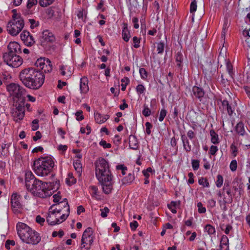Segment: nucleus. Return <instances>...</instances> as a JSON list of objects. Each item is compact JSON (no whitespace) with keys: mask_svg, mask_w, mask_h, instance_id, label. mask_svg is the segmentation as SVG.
<instances>
[{"mask_svg":"<svg viewBox=\"0 0 250 250\" xmlns=\"http://www.w3.org/2000/svg\"><path fill=\"white\" fill-rule=\"evenodd\" d=\"M100 211L101 212V216L103 218H105L107 217V213L109 212V209L108 208L104 207V208L101 209Z\"/></svg>","mask_w":250,"mask_h":250,"instance_id":"8fccbe9b","label":"nucleus"},{"mask_svg":"<svg viewBox=\"0 0 250 250\" xmlns=\"http://www.w3.org/2000/svg\"><path fill=\"white\" fill-rule=\"evenodd\" d=\"M192 92L193 95L199 99L202 98L205 94L203 89L195 86L192 88Z\"/></svg>","mask_w":250,"mask_h":250,"instance_id":"5701e85b","label":"nucleus"},{"mask_svg":"<svg viewBox=\"0 0 250 250\" xmlns=\"http://www.w3.org/2000/svg\"><path fill=\"white\" fill-rule=\"evenodd\" d=\"M14 245L15 242L14 241L7 240L5 242V247L7 249L9 250L10 249V246H14Z\"/></svg>","mask_w":250,"mask_h":250,"instance_id":"774afa93","label":"nucleus"},{"mask_svg":"<svg viewBox=\"0 0 250 250\" xmlns=\"http://www.w3.org/2000/svg\"><path fill=\"white\" fill-rule=\"evenodd\" d=\"M99 144L104 148H109L111 147V145L109 143H107L104 140L101 141Z\"/></svg>","mask_w":250,"mask_h":250,"instance_id":"680f3d73","label":"nucleus"},{"mask_svg":"<svg viewBox=\"0 0 250 250\" xmlns=\"http://www.w3.org/2000/svg\"><path fill=\"white\" fill-rule=\"evenodd\" d=\"M24 26L23 19L17 14H13L12 20L7 24V30L12 36L17 35Z\"/></svg>","mask_w":250,"mask_h":250,"instance_id":"39448f33","label":"nucleus"},{"mask_svg":"<svg viewBox=\"0 0 250 250\" xmlns=\"http://www.w3.org/2000/svg\"><path fill=\"white\" fill-rule=\"evenodd\" d=\"M54 0H39V4L42 7H46L53 3Z\"/></svg>","mask_w":250,"mask_h":250,"instance_id":"58836bf2","label":"nucleus"},{"mask_svg":"<svg viewBox=\"0 0 250 250\" xmlns=\"http://www.w3.org/2000/svg\"><path fill=\"white\" fill-rule=\"evenodd\" d=\"M133 47L138 48L140 46V39L135 36L133 38Z\"/></svg>","mask_w":250,"mask_h":250,"instance_id":"49530a36","label":"nucleus"},{"mask_svg":"<svg viewBox=\"0 0 250 250\" xmlns=\"http://www.w3.org/2000/svg\"><path fill=\"white\" fill-rule=\"evenodd\" d=\"M55 206L53 205L49 210L48 214L46 217V221L48 224L50 225H55L59 224L62 222V220L60 221V216L62 213V210L61 208H56L55 209H52V208Z\"/></svg>","mask_w":250,"mask_h":250,"instance_id":"6e6552de","label":"nucleus"},{"mask_svg":"<svg viewBox=\"0 0 250 250\" xmlns=\"http://www.w3.org/2000/svg\"><path fill=\"white\" fill-rule=\"evenodd\" d=\"M122 34L123 40L125 42H127L130 38V34L127 28V24L126 23H124V27Z\"/></svg>","mask_w":250,"mask_h":250,"instance_id":"4be33fe9","label":"nucleus"},{"mask_svg":"<svg viewBox=\"0 0 250 250\" xmlns=\"http://www.w3.org/2000/svg\"><path fill=\"white\" fill-rule=\"evenodd\" d=\"M39 127V120L38 119H35L32 122V129L33 131L37 130Z\"/></svg>","mask_w":250,"mask_h":250,"instance_id":"4d7b16f0","label":"nucleus"},{"mask_svg":"<svg viewBox=\"0 0 250 250\" xmlns=\"http://www.w3.org/2000/svg\"><path fill=\"white\" fill-rule=\"evenodd\" d=\"M92 229L90 227L87 228L83 232L82 239L84 240L85 238H94L92 236L93 234Z\"/></svg>","mask_w":250,"mask_h":250,"instance_id":"c756f323","label":"nucleus"},{"mask_svg":"<svg viewBox=\"0 0 250 250\" xmlns=\"http://www.w3.org/2000/svg\"><path fill=\"white\" fill-rule=\"evenodd\" d=\"M167 110L165 109H162L161 111H160V115H159V120L160 122H162L165 117L166 116V115H167Z\"/></svg>","mask_w":250,"mask_h":250,"instance_id":"3c124183","label":"nucleus"},{"mask_svg":"<svg viewBox=\"0 0 250 250\" xmlns=\"http://www.w3.org/2000/svg\"><path fill=\"white\" fill-rule=\"evenodd\" d=\"M227 30V22L225 21L223 26L222 31L221 33V39L225 40Z\"/></svg>","mask_w":250,"mask_h":250,"instance_id":"09e8293b","label":"nucleus"},{"mask_svg":"<svg viewBox=\"0 0 250 250\" xmlns=\"http://www.w3.org/2000/svg\"><path fill=\"white\" fill-rule=\"evenodd\" d=\"M7 89L10 95L18 100H25V89L18 84L12 83L7 86Z\"/></svg>","mask_w":250,"mask_h":250,"instance_id":"423d86ee","label":"nucleus"},{"mask_svg":"<svg viewBox=\"0 0 250 250\" xmlns=\"http://www.w3.org/2000/svg\"><path fill=\"white\" fill-rule=\"evenodd\" d=\"M94 238L82 239L81 249L82 250H89L93 243Z\"/></svg>","mask_w":250,"mask_h":250,"instance_id":"a211bd4d","label":"nucleus"},{"mask_svg":"<svg viewBox=\"0 0 250 250\" xmlns=\"http://www.w3.org/2000/svg\"><path fill=\"white\" fill-rule=\"evenodd\" d=\"M145 90V88L144 86L142 84H139L136 87V91L138 93L140 94H142Z\"/></svg>","mask_w":250,"mask_h":250,"instance_id":"e2e57ef3","label":"nucleus"},{"mask_svg":"<svg viewBox=\"0 0 250 250\" xmlns=\"http://www.w3.org/2000/svg\"><path fill=\"white\" fill-rule=\"evenodd\" d=\"M235 130L239 135H244L245 133V127L244 124L241 122L238 123L235 127Z\"/></svg>","mask_w":250,"mask_h":250,"instance_id":"393cba45","label":"nucleus"},{"mask_svg":"<svg viewBox=\"0 0 250 250\" xmlns=\"http://www.w3.org/2000/svg\"><path fill=\"white\" fill-rule=\"evenodd\" d=\"M59 207L58 208H61L62 210V212H64L60 216V219L64 221L68 216L70 212L69 206L66 198L64 199L62 202L59 203Z\"/></svg>","mask_w":250,"mask_h":250,"instance_id":"9b49d317","label":"nucleus"},{"mask_svg":"<svg viewBox=\"0 0 250 250\" xmlns=\"http://www.w3.org/2000/svg\"><path fill=\"white\" fill-rule=\"evenodd\" d=\"M223 199L229 202H232L233 196L229 183H225L223 188Z\"/></svg>","mask_w":250,"mask_h":250,"instance_id":"2eb2a0df","label":"nucleus"},{"mask_svg":"<svg viewBox=\"0 0 250 250\" xmlns=\"http://www.w3.org/2000/svg\"><path fill=\"white\" fill-rule=\"evenodd\" d=\"M38 3V0H28L27 4V7L30 9L33 6Z\"/></svg>","mask_w":250,"mask_h":250,"instance_id":"13d9d810","label":"nucleus"},{"mask_svg":"<svg viewBox=\"0 0 250 250\" xmlns=\"http://www.w3.org/2000/svg\"><path fill=\"white\" fill-rule=\"evenodd\" d=\"M54 166V161L51 157H41L34 163V170L40 176L47 175L52 170Z\"/></svg>","mask_w":250,"mask_h":250,"instance_id":"20e7f679","label":"nucleus"},{"mask_svg":"<svg viewBox=\"0 0 250 250\" xmlns=\"http://www.w3.org/2000/svg\"><path fill=\"white\" fill-rule=\"evenodd\" d=\"M181 139L182 141L184 149L187 152L190 151V150L191 149V145L189 144V142L187 136L185 135H182L181 136Z\"/></svg>","mask_w":250,"mask_h":250,"instance_id":"b1692460","label":"nucleus"},{"mask_svg":"<svg viewBox=\"0 0 250 250\" xmlns=\"http://www.w3.org/2000/svg\"><path fill=\"white\" fill-rule=\"evenodd\" d=\"M25 100L22 101V100H18L15 103V110L20 111L21 110V111H22L24 113V106H25Z\"/></svg>","mask_w":250,"mask_h":250,"instance_id":"cd10ccee","label":"nucleus"},{"mask_svg":"<svg viewBox=\"0 0 250 250\" xmlns=\"http://www.w3.org/2000/svg\"><path fill=\"white\" fill-rule=\"evenodd\" d=\"M218 147L215 146H211L209 150V154L212 155H214L216 152L218 151Z\"/></svg>","mask_w":250,"mask_h":250,"instance_id":"0e129e2a","label":"nucleus"},{"mask_svg":"<svg viewBox=\"0 0 250 250\" xmlns=\"http://www.w3.org/2000/svg\"><path fill=\"white\" fill-rule=\"evenodd\" d=\"M210 134L211 136V142L214 144H217L219 143L218 135L215 133L214 130L210 131Z\"/></svg>","mask_w":250,"mask_h":250,"instance_id":"7c9ffc66","label":"nucleus"},{"mask_svg":"<svg viewBox=\"0 0 250 250\" xmlns=\"http://www.w3.org/2000/svg\"><path fill=\"white\" fill-rule=\"evenodd\" d=\"M66 182L67 184L69 186L72 185L76 182V179L74 178L73 173H68V177L66 179Z\"/></svg>","mask_w":250,"mask_h":250,"instance_id":"72a5a7b5","label":"nucleus"},{"mask_svg":"<svg viewBox=\"0 0 250 250\" xmlns=\"http://www.w3.org/2000/svg\"><path fill=\"white\" fill-rule=\"evenodd\" d=\"M222 105L224 108L227 109L228 114L229 116L232 115L235 108L232 104H229L227 100H224L222 102Z\"/></svg>","mask_w":250,"mask_h":250,"instance_id":"aec40b11","label":"nucleus"},{"mask_svg":"<svg viewBox=\"0 0 250 250\" xmlns=\"http://www.w3.org/2000/svg\"><path fill=\"white\" fill-rule=\"evenodd\" d=\"M96 176L102 187L104 193L110 194L113 189V176L108 162L104 158L99 159L96 163Z\"/></svg>","mask_w":250,"mask_h":250,"instance_id":"f257e3e1","label":"nucleus"},{"mask_svg":"<svg viewBox=\"0 0 250 250\" xmlns=\"http://www.w3.org/2000/svg\"><path fill=\"white\" fill-rule=\"evenodd\" d=\"M41 41L42 43L45 42L52 43L55 41L54 34L48 30H46L42 32Z\"/></svg>","mask_w":250,"mask_h":250,"instance_id":"4468645a","label":"nucleus"},{"mask_svg":"<svg viewBox=\"0 0 250 250\" xmlns=\"http://www.w3.org/2000/svg\"><path fill=\"white\" fill-rule=\"evenodd\" d=\"M134 179V176L131 173H129L127 176L122 179L123 184L131 183Z\"/></svg>","mask_w":250,"mask_h":250,"instance_id":"473e14b6","label":"nucleus"},{"mask_svg":"<svg viewBox=\"0 0 250 250\" xmlns=\"http://www.w3.org/2000/svg\"><path fill=\"white\" fill-rule=\"evenodd\" d=\"M198 183L200 185L204 187L208 188L209 187V182L206 178L201 177L199 179Z\"/></svg>","mask_w":250,"mask_h":250,"instance_id":"e433bc0d","label":"nucleus"},{"mask_svg":"<svg viewBox=\"0 0 250 250\" xmlns=\"http://www.w3.org/2000/svg\"><path fill=\"white\" fill-rule=\"evenodd\" d=\"M175 57L177 63L176 65L179 68L181 69L182 66V62L183 61V55L181 52H178L176 53Z\"/></svg>","mask_w":250,"mask_h":250,"instance_id":"c85d7f7f","label":"nucleus"},{"mask_svg":"<svg viewBox=\"0 0 250 250\" xmlns=\"http://www.w3.org/2000/svg\"><path fill=\"white\" fill-rule=\"evenodd\" d=\"M192 167L194 170H197L199 167V161L193 160L191 162Z\"/></svg>","mask_w":250,"mask_h":250,"instance_id":"6e6d98bb","label":"nucleus"},{"mask_svg":"<svg viewBox=\"0 0 250 250\" xmlns=\"http://www.w3.org/2000/svg\"><path fill=\"white\" fill-rule=\"evenodd\" d=\"M230 169L232 171H234L236 170L237 167V161L235 160H233L231 161L230 165H229Z\"/></svg>","mask_w":250,"mask_h":250,"instance_id":"864d4df0","label":"nucleus"},{"mask_svg":"<svg viewBox=\"0 0 250 250\" xmlns=\"http://www.w3.org/2000/svg\"><path fill=\"white\" fill-rule=\"evenodd\" d=\"M198 210L200 213H204L206 212V208L203 207L201 202L197 203Z\"/></svg>","mask_w":250,"mask_h":250,"instance_id":"de8ad7c7","label":"nucleus"},{"mask_svg":"<svg viewBox=\"0 0 250 250\" xmlns=\"http://www.w3.org/2000/svg\"><path fill=\"white\" fill-rule=\"evenodd\" d=\"M94 118L96 123L101 124L104 123L107 119H108L109 116L107 115L102 116L100 113L95 112L94 113Z\"/></svg>","mask_w":250,"mask_h":250,"instance_id":"412c9836","label":"nucleus"},{"mask_svg":"<svg viewBox=\"0 0 250 250\" xmlns=\"http://www.w3.org/2000/svg\"><path fill=\"white\" fill-rule=\"evenodd\" d=\"M219 204H220V207L222 208V209L223 211H226L227 210V206H226V204L227 203L230 204V203H232V202H228V201H226V200L224 199H223V201L219 200Z\"/></svg>","mask_w":250,"mask_h":250,"instance_id":"79ce46f5","label":"nucleus"},{"mask_svg":"<svg viewBox=\"0 0 250 250\" xmlns=\"http://www.w3.org/2000/svg\"><path fill=\"white\" fill-rule=\"evenodd\" d=\"M205 231L207 232L209 235H211L215 233V229L214 227L209 224L207 225L204 228Z\"/></svg>","mask_w":250,"mask_h":250,"instance_id":"f704fd0d","label":"nucleus"},{"mask_svg":"<svg viewBox=\"0 0 250 250\" xmlns=\"http://www.w3.org/2000/svg\"><path fill=\"white\" fill-rule=\"evenodd\" d=\"M204 71L205 75L210 79L217 72V66L213 65L211 62H207L204 66Z\"/></svg>","mask_w":250,"mask_h":250,"instance_id":"ddd939ff","label":"nucleus"},{"mask_svg":"<svg viewBox=\"0 0 250 250\" xmlns=\"http://www.w3.org/2000/svg\"><path fill=\"white\" fill-rule=\"evenodd\" d=\"M14 120L18 122V121L23 119L24 116V113L22 111L14 110L12 113Z\"/></svg>","mask_w":250,"mask_h":250,"instance_id":"a878e982","label":"nucleus"},{"mask_svg":"<svg viewBox=\"0 0 250 250\" xmlns=\"http://www.w3.org/2000/svg\"><path fill=\"white\" fill-rule=\"evenodd\" d=\"M139 73L141 75V77L143 79H146L147 77V72L146 69L144 68H141L139 69Z\"/></svg>","mask_w":250,"mask_h":250,"instance_id":"a18cd8bd","label":"nucleus"},{"mask_svg":"<svg viewBox=\"0 0 250 250\" xmlns=\"http://www.w3.org/2000/svg\"><path fill=\"white\" fill-rule=\"evenodd\" d=\"M25 180L27 190L34 196L44 198L52 194L51 190L48 188V184L37 179L31 171L25 173Z\"/></svg>","mask_w":250,"mask_h":250,"instance_id":"7ed1b4c3","label":"nucleus"},{"mask_svg":"<svg viewBox=\"0 0 250 250\" xmlns=\"http://www.w3.org/2000/svg\"><path fill=\"white\" fill-rule=\"evenodd\" d=\"M17 230L19 236L23 242L26 243L27 241H29V240H30V239H29V236L33 229L26 224L19 222L17 224Z\"/></svg>","mask_w":250,"mask_h":250,"instance_id":"1a4fd4ad","label":"nucleus"},{"mask_svg":"<svg viewBox=\"0 0 250 250\" xmlns=\"http://www.w3.org/2000/svg\"><path fill=\"white\" fill-rule=\"evenodd\" d=\"M7 48L8 51L7 53L15 54L18 55L21 53L20 45L17 42H10L8 45Z\"/></svg>","mask_w":250,"mask_h":250,"instance_id":"dca6fc26","label":"nucleus"},{"mask_svg":"<svg viewBox=\"0 0 250 250\" xmlns=\"http://www.w3.org/2000/svg\"><path fill=\"white\" fill-rule=\"evenodd\" d=\"M129 146L133 149H136L138 148V141L134 136H130L129 138Z\"/></svg>","mask_w":250,"mask_h":250,"instance_id":"bb28decb","label":"nucleus"},{"mask_svg":"<svg viewBox=\"0 0 250 250\" xmlns=\"http://www.w3.org/2000/svg\"><path fill=\"white\" fill-rule=\"evenodd\" d=\"M29 241H27L26 243L32 245H37L41 241V237L39 234L36 231L33 230L32 232L29 234Z\"/></svg>","mask_w":250,"mask_h":250,"instance_id":"f3484780","label":"nucleus"},{"mask_svg":"<svg viewBox=\"0 0 250 250\" xmlns=\"http://www.w3.org/2000/svg\"><path fill=\"white\" fill-rule=\"evenodd\" d=\"M21 38L24 43L28 46H31L35 42L33 37L29 32L26 30H23L21 34Z\"/></svg>","mask_w":250,"mask_h":250,"instance_id":"f8f14e48","label":"nucleus"},{"mask_svg":"<svg viewBox=\"0 0 250 250\" xmlns=\"http://www.w3.org/2000/svg\"><path fill=\"white\" fill-rule=\"evenodd\" d=\"M64 235L63 231L62 229H60L58 232L54 231L52 232V236L53 237H55L57 236H59V237L61 238Z\"/></svg>","mask_w":250,"mask_h":250,"instance_id":"bf43d9fd","label":"nucleus"},{"mask_svg":"<svg viewBox=\"0 0 250 250\" xmlns=\"http://www.w3.org/2000/svg\"><path fill=\"white\" fill-rule=\"evenodd\" d=\"M74 167L78 173H80L82 170V165L81 162L77 160L73 163Z\"/></svg>","mask_w":250,"mask_h":250,"instance_id":"4c0bfd02","label":"nucleus"},{"mask_svg":"<svg viewBox=\"0 0 250 250\" xmlns=\"http://www.w3.org/2000/svg\"><path fill=\"white\" fill-rule=\"evenodd\" d=\"M145 125H146V133L148 135H149L151 133L150 129L152 127V125L149 122H146V123Z\"/></svg>","mask_w":250,"mask_h":250,"instance_id":"338daca9","label":"nucleus"},{"mask_svg":"<svg viewBox=\"0 0 250 250\" xmlns=\"http://www.w3.org/2000/svg\"><path fill=\"white\" fill-rule=\"evenodd\" d=\"M21 196L16 193L12 194L11 197V208L15 213H18L21 208Z\"/></svg>","mask_w":250,"mask_h":250,"instance_id":"9d476101","label":"nucleus"},{"mask_svg":"<svg viewBox=\"0 0 250 250\" xmlns=\"http://www.w3.org/2000/svg\"><path fill=\"white\" fill-rule=\"evenodd\" d=\"M47 59L42 58L38 59L35 63L37 67H40L41 69H43V66L44 65Z\"/></svg>","mask_w":250,"mask_h":250,"instance_id":"c9c22d12","label":"nucleus"},{"mask_svg":"<svg viewBox=\"0 0 250 250\" xmlns=\"http://www.w3.org/2000/svg\"><path fill=\"white\" fill-rule=\"evenodd\" d=\"M88 81L86 77H83L80 80V90L82 93H86L89 90Z\"/></svg>","mask_w":250,"mask_h":250,"instance_id":"6ab92c4d","label":"nucleus"},{"mask_svg":"<svg viewBox=\"0 0 250 250\" xmlns=\"http://www.w3.org/2000/svg\"><path fill=\"white\" fill-rule=\"evenodd\" d=\"M2 57L4 62L12 67H18L23 62L22 59L17 54L4 53Z\"/></svg>","mask_w":250,"mask_h":250,"instance_id":"0eeeda50","label":"nucleus"},{"mask_svg":"<svg viewBox=\"0 0 250 250\" xmlns=\"http://www.w3.org/2000/svg\"><path fill=\"white\" fill-rule=\"evenodd\" d=\"M246 77L247 81L250 83V63L249 62L247 66L246 67Z\"/></svg>","mask_w":250,"mask_h":250,"instance_id":"052dcab7","label":"nucleus"},{"mask_svg":"<svg viewBox=\"0 0 250 250\" xmlns=\"http://www.w3.org/2000/svg\"><path fill=\"white\" fill-rule=\"evenodd\" d=\"M243 35L246 37H248L246 39L245 41L248 44V46L250 47V28L249 31L248 30H244L243 32Z\"/></svg>","mask_w":250,"mask_h":250,"instance_id":"a19ab883","label":"nucleus"},{"mask_svg":"<svg viewBox=\"0 0 250 250\" xmlns=\"http://www.w3.org/2000/svg\"><path fill=\"white\" fill-rule=\"evenodd\" d=\"M227 71L229 75V77L231 78H232L233 75V67H232V65L231 64V63L229 62H227Z\"/></svg>","mask_w":250,"mask_h":250,"instance_id":"ea45409f","label":"nucleus"},{"mask_svg":"<svg viewBox=\"0 0 250 250\" xmlns=\"http://www.w3.org/2000/svg\"><path fill=\"white\" fill-rule=\"evenodd\" d=\"M197 9V4H196V1L195 0H193L190 6V12L191 13H194L196 11Z\"/></svg>","mask_w":250,"mask_h":250,"instance_id":"5fc2aeb1","label":"nucleus"},{"mask_svg":"<svg viewBox=\"0 0 250 250\" xmlns=\"http://www.w3.org/2000/svg\"><path fill=\"white\" fill-rule=\"evenodd\" d=\"M20 80L27 87L37 89L40 88L44 82L43 73L32 67L22 70L19 75Z\"/></svg>","mask_w":250,"mask_h":250,"instance_id":"f03ea898","label":"nucleus"},{"mask_svg":"<svg viewBox=\"0 0 250 250\" xmlns=\"http://www.w3.org/2000/svg\"><path fill=\"white\" fill-rule=\"evenodd\" d=\"M83 111L80 110L76 112L75 113L76 116H77V120L78 121H82L84 119V117L82 114Z\"/></svg>","mask_w":250,"mask_h":250,"instance_id":"69168bd1","label":"nucleus"},{"mask_svg":"<svg viewBox=\"0 0 250 250\" xmlns=\"http://www.w3.org/2000/svg\"><path fill=\"white\" fill-rule=\"evenodd\" d=\"M142 114L145 117H148L151 114V110L149 109V108L146 106V105H144V108L142 111Z\"/></svg>","mask_w":250,"mask_h":250,"instance_id":"603ef678","label":"nucleus"},{"mask_svg":"<svg viewBox=\"0 0 250 250\" xmlns=\"http://www.w3.org/2000/svg\"><path fill=\"white\" fill-rule=\"evenodd\" d=\"M223 183V178L221 175H218L217 176V180L216 182V185L217 187L220 188Z\"/></svg>","mask_w":250,"mask_h":250,"instance_id":"c03bdc74","label":"nucleus"},{"mask_svg":"<svg viewBox=\"0 0 250 250\" xmlns=\"http://www.w3.org/2000/svg\"><path fill=\"white\" fill-rule=\"evenodd\" d=\"M42 69L43 70L44 72H50L52 71V65L51 61L48 59L46 60L43 68Z\"/></svg>","mask_w":250,"mask_h":250,"instance_id":"2f4dec72","label":"nucleus"},{"mask_svg":"<svg viewBox=\"0 0 250 250\" xmlns=\"http://www.w3.org/2000/svg\"><path fill=\"white\" fill-rule=\"evenodd\" d=\"M165 44L164 42H159L157 44V49L158 54H162L164 50Z\"/></svg>","mask_w":250,"mask_h":250,"instance_id":"37998d69","label":"nucleus"}]
</instances>
